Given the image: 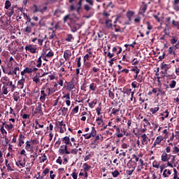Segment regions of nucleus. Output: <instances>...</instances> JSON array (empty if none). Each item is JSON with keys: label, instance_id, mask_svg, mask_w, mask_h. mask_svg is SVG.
Masks as SVG:
<instances>
[{"label": "nucleus", "instance_id": "dca6fc26", "mask_svg": "<svg viewBox=\"0 0 179 179\" xmlns=\"http://www.w3.org/2000/svg\"><path fill=\"white\" fill-rule=\"evenodd\" d=\"M71 57H72V52H71V50H65L64 52V58L65 61H68V59H69Z\"/></svg>", "mask_w": 179, "mask_h": 179}, {"label": "nucleus", "instance_id": "ea45409f", "mask_svg": "<svg viewBox=\"0 0 179 179\" xmlns=\"http://www.w3.org/2000/svg\"><path fill=\"white\" fill-rule=\"evenodd\" d=\"M97 85H96V83H92V84H90V90H92V92H96V87Z\"/></svg>", "mask_w": 179, "mask_h": 179}, {"label": "nucleus", "instance_id": "f704fd0d", "mask_svg": "<svg viewBox=\"0 0 179 179\" xmlns=\"http://www.w3.org/2000/svg\"><path fill=\"white\" fill-rule=\"evenodd\" d=\"M95 104H97V99H95L91 103H89V107L90 108H94Z\"/></svg>", "mask_w": 179, "mask_h": 179}, {"label": "nucleus", "instance_id": "1a4fd4ad", "mask_svg": "<svg viewBox=\"0 0 179 179\" xmlns=\"http://www.w3.org/2000/svg\"><path fill=\"white\" fill-rule=\"evenodd\" d=\"M24 82H26V79L24 77H22V79L18 80L17 84V89H23L24 87Z\"/></svg>", "mask_w": 179, "mask_h": 179}, {"label": "nucleus", "instance_id": "c756f323", "mask_svg": "<svg viewBox=\"0 0 179 179\" xmlns=\"http://www.w3.org/2000/svg\"><path fill=\"white\" fill-rule=\"evenodd\" d=\"M159 110H160V107H159V105H157V107L151 108L150 109V113H152V114H156V113H157V111H159Z\"/></svg>", "mask_w": 179, "mask_h": 179}, {"label": "nucleus", "instance_id": "c03bdc74", "mask_svg": "<svg viewBox=\"0 0 179 179\" xmlns=\"http://www.w3.org/2000/svg\"><path fill=\"white\" fill-rule=\"evenodd\" d=\"M161 68L162 69H164L165 72H167V71H169V69H170V67L169 66V64H162Z\"/></svg>", "mask_w": 179, "mask_h": 179}, {"label": "nucleus", "instance_id": "4d7b16f0", "mask_svg": "<svg viewBox=\"0 0 179 179\" xmlns=\"http://www.w3.org/2000/svg\"><path fill=\"white\" fill-rule=\"evenodd\" d=\"M2 93L3 94H8V87L6 86H3L2 87Z\"/></svg>", "mask_w": 179, "mask_h": 179}, {"label": "nucleus", "instance_id": "aec40b11", "mask_svg": "<svg viewBox=\"0 0 179 179\" xmlns=\"http://www.w3.org/2000/svg\"><path fill=\"white\" fill-rule=\"evenodd\" d=\"M98 37L99 38V40H104V38H106V33L101 31H99L98 33Z\"/></svg>", "mask_w": 179, "mask_h": 179}, {"label": "nucleus", "instance_id": "f03ea898", "mask_svg": "<svg viewBox=\"0 0 179 179\" xmlns=\"http://www.w3.org/2000/svg\"><path fill=\"white\" fill-rule=\"evenodd\" d=\"M113 53H111L110 52H108L107 54V57L108 58H113V57H114L115 55V54L117 55H119V54H121V52H122V48L120 47V46H115L113 49H112Z\"/></svg>", "mask_w": 179, "mask_h": 179}, {"label": "nucleus", "instance_id": "49530a36", "mask_svg": "<svg viewBox=\"0 0 179 179\" xmlns=\"http://www.w3.org/2000/svg\"><path fill=\"white\" fill-rule=\"evenodd\" d=\"M7 167V171H13V169H12V166H13V164L10 163L6 165Z\"/></svg>", "mask_w": 179, "mask_h": 179}, {"label": "nucleus", "instance_id": "680f3d73", "mask_svg": "<svg viewBox=\"0 0 179 179\" xmlns=\"http://www.w3.org/2000/svg\"><path fill=\"white\" fill-rule=\"evenodd\" d=\"M108 96L110 99H112V100H114V97H115L114 92H113L111 90L108 91Z\"/></svg>", "mask_w": 179, "mask_h": 179}, {"label": "nucleus", "instance_id": "4be33fe9", "mask_svg": "<svg viewBox=\"0 0 179 179\" xmlns=\"http://www.w3.org/2000/svg\"><path fill=\"white\" fill-rule=\"evenodd\" d=\"M100 136H101V134L96 136L94 140L92 142V145L97 146L99 145V141H100Z\"/></svg>", "mask_w": 179, "mask_h": 179}, {"label": "nucleus", "instance_id": "b1692460", "mask_svg": "<svg viewBox=\"0 0 179 179\" xmlns=\"http://www.w3.org/2000/svg\"><path fill=\"white\" fill-rule=\"evenodd\" d=\"M113 21L110 20H106L105 22L106 29H111L113 27Z\"/></svg>", "mask_w": 179, "mask_h": 179}, {"label": "nucleus", "instance_id": "9b49d317", "mask_svg": "<svg viewBox=\"0 0 179 179\" xmlns=\"http://www.w3.org/2000/svg\"><path fill=\"white\" fill-rule=\"evenodd\" d=\"M164 139V138H163V136H159L156 138L155 141L153 143V146L152 148H156L157 145H160V143H162V141Z\"/></svg>", "mask_w": 179, "mask_h": 179}, {"label": "nucleus", "instance_id": "39448f33", "mask_svg": "<svg viewBox=\"0 0 179 179\" xmlns=\"http://www.w3.org/2000/svg\"><path fill=\"white\" fill-rule=\"evenodd\" d=\"M113 129H115V135L117 136V138H122L124 136V134H122V129H120L117 125L113 126Z\"/></svg>", "mask_w": 179, "mask_h": 179}, {"label": "nucleus", "instance_id": "0e129e2a", "mask_svg": "<svg viewBox=\"0 0 179 179\" xmlns=\"http://www.w3.org/2000/svg\"><path fill=\"white\" fill-rule=\"evenodd\" d=\"M145 24H147L148 30H152V29H153V26L150 25V22L148 21L145 22Z\"/></svg>", "mask_w": 179, "mask_h": 179}, {"label": "nucleus", "instance_id": "e2e57ef3", "mask_svg": "<svg viewBox=\"0 0 179 179\" xmlns=\"http://www.w3.org/2000/svg\"><path fill=\"white\" fill-rule=\"evenodd\" d=\"M173 155H177V153H179V148L177 146H175L173 149Z\"/></svg>", "mask_w": 179, "mask_h": 179}, {"label": "nucleus", "instance_id": "6e6d98bb", "mask_svg": "<svg viewBox=\"0 0 179 179\" xmlns=\"http://www.w3.org/2000/svg\"><path fill=\"white\" fill-rule=\"evenodd\" d=\"M123 132V133H122ZM122 135L123 136H129V133L128 132V131L125 129H122Z\"/></svg>", "mask_w": 179, "mask_h": 179}, {"label": "nucleus", "instance_id": "72a5a7b5", "mask_svg": "<svg viewBox=\"0 0 179 179\" xmlns=\"http://www.w3.org/2000/svg\"><path fill=\"white\" fill-rule=\"evenodd\" d=\"M3 81H2L3 85H5V86H9V78L8 77H5L3 80Z\"/></svg>", "mask_w": 179, "mask_h": 179}, {"label": "nucleus", "instance_id": "a18cd8bd", "mask_svg": "<svg viewBox=\"0 0 179 179\" xmlns=\"http://www.w3.org/2000/svg\"><path fill=\"white\" fill-rule=\"evenodd\" d=\"M49 50H51L50 48L47 47L46 45H45V47L43 48V52H42V56L43 55H45V54H47V52Z\"/></svg>", "mask_w": 179, "mask_h": 179}, {"label": "nucleus", "instance_id": "052dcab7", "mask_svg": "<svg viewBox=\"0 0 179 179\" xmlns=\"http://www.w3.org/2000/svg\"><path fill=\"white\" fill-rule=\"evenodd\" d=\"M178 41V38L176 36H173L172 39L171 40V44H176Z\"/></svg>", "mask_w": 179, "mask_h": 179}, {"label": "nucleus", "instance_id": "393cba45", "mask_svg": "<svg viewBox=\"0 0 179 179\" xmlns=\"http://www.w3.org/2000/svg\"><path fill=\"white\" fill-rule=\"evenodd\" d=\"M25 150H27L28 152L30 151V150L33 149V146H31V144H30V141H27L25 143Z\"/></svg>", "mask_w": 179, "mask_h": 179}, {"label": "nucleus", "instance_id": "f257e3e1", "mask_svg": "<svg viewBox=\"0 0 179 179\" xmlns=\"http://www.w3.org/2000/svg\"><path fill=\"white\" fill-rule=\"evenodd\" d=\"M61 148L59 149V153L60 155H78V148L71 149V151L68 150V145H62Z\"/></svg>", "mask_w": 179, "mask_h": 179}, {"label": "nucleus", "instance_id": "3c124183", "mask_svg": "<svg viewBox=\"0 0 179 179\" xmlns=\"http://www.w3.org/2000/svg\"><path fill=\"white\" fill-rule=\"evenodd\" d=\"M173 51H175L174 46L169 47V48L168 50L169 55H171V54H173Z\"/></svg>", "mask_w": 179, "mask_h": 179}, {"label": "nucleus", "instance_id": "7ed1b4c3", "mask_svg": "<svg viewBox=\"0 0 179 179\" xmlns=\"http://www.w3.org/2000/svg\"><path fill=\"white\" fill-rule=\"evenodd\" d=\"M48 9V7L47 6H43V8H41V6H37V4H34L33 8H32V12L33 13H37V12H40L42 13V15H44V13L46 12V10Z\"/></svg>", "mask_w": 179, "mask_h": 179}, {"label": "nucleus", "instance_id": "603ef678", "mask_svg": "<svg viewBox=\"0 0 179 179\" xmlns=\"http://www.w3.org/2000/svg\"><path fill=\"white\" fill-rule=\"evenodd\" d=\"M38 64L36 65L37 68H41V64L43 61L41 60V56L37 60Z\"/></svg>", "mask_w": 179, "mask_h": 179}, {"label": "nucleus", "instance_id": "0eeeda50", "mask_svg": "<svg viewBox=\"0 0 179 179\" xmlns=\"http://www.w3.org/2000/svg\"><path fill=\"white\" fill-rule=\"evenodd\" d=\"M141 138H142L141 143L143 146H145V145H148V142L150 141V139L149 138V137H148V136L145 134L141 136Z\"/></svg>", "mask_w": 179, "mask_h": 179}, {"label": "nucleus", "instance_id": "5fc2aeb1", "mask_svg": "<svg viewBox=\"0 0 179 179\" xmlns=\"http://www.w3.org/2000/svg\"><path fill=\"white\" fill-rule=\"evenodd\" d=\"M56 127H58V128H60L61 127H63L64 125H66L64 124V121L62 122H57L55 123Z\"/></svg>", "mask_w": 179, "mask_h": 179}, {"label": "nucleus", "instance_id": "bb28decb", "mask_svg": "<svg viewBox=\"0 0 179 179\" xmlns=\"http://www.w3.org/2000/svg\"><path fill=\"white\" fill-rule=\"evenodd\" d=\"M15 6H13L12 8H10L8 12H7V16L8 17H12L13 16V13H15Z\"/></svg>", "mask_w": 179, "mask_h": 179}, {"label": "nucleus", "instance_id": "4c0bfd02", "mask_svg": "<svg viewBox=\"0 0 179 179\" xmlns=\"http://www.w3.org/2000/svg\"><path fill=\"white\" fill-rule=\"evenodd\" d=\"M4 128H6V129H8V131H12V129H13V124L12 123H10L9 124H6L4 126Z\"/></svg>", "mask_w": 179, "mask_h": 179}, {"label": "nucleus", "instance_id": "58836bf2", "mask_svg": "<svg viewBox=\"0 0 179 179\" xmlns=\"http://www.w3.org/2000/svg\"><path fill=\"white\" fill-rule=\"evenodd\" d=\"M10 6H12V3L9 0H6L5 2V9H9Z\"/></svg>", "mask_w": 179, "mask_h": 179}, {"label": "nucleus", "instance_id": "a211bd4d", "mask_svg": "<svg viewBox=\"0 0 179 179\" xmlns=\"http://www.w3.org/2000/svg\"><path fill=\"white\" fill-rule=\"evenodd\" d=\"M135 15V12L132 10H129L127 13V17L129 19V22H132V16Z\"/></svg>", "mask_w": 179, "mask_h": 179}, {"label": "nucleus", "instance_id": "ddd939ff", "mask_svg": "<svg viewBox=\"0 0 179 179\" xmlns=\"http://www.w3.org/2000/svg\"><path fill=\"white\" fill-rule=\"evenodd\" d=\"M63 142L65 143L64 146L69 145L71 148H73V145L71 143V138L68 136H65L62 138Z\"/></svg>", "mask_w": 179, "mask_h": 179}, {"label": "nucleus", "instance_id": "20e7f679", "mask_svg": "<svg viewBox=\"0 0 179 179\" xmlns=\"http://www.w3.org/2000/svg\"><path fill=\"white\" fill-rule=\"evenodd\" d=\"M48 96V94L46 92V87L43 86L41 90L40 101H41V103H44V101H45V97Z\"/></svg>", "mask_w": 179, "mask_h": 179}, {"label": "nucleus", "instance_id": "2eb2a0df", "mask_svg": "<svg viewBox=\"0 0 179 179\" xmlns=\"http://www.w3.org/2000/svg\"><path fill=\"white\" fill-rule=\"evenodd\" d=\"M24 72L27 73H33V72H37L38 71V69L36 67H26L24 69Z\"/></svg>", "mask_w": 179, "mask_h": 179}, {"label": "nucleus", "instance_id": "6ab92c4d", "mask_svg": "<svg viewBox=\"0 0 179 179\" xmlns=\"http://www.w3.org/2000/svg\"><path fill=\"white\" fill-rule=\"evenodd\" d=\"M161 160L162 162H169V160H170L169 155H167L166 152H164L161 156Z\"/></svg>", "mask_w": 179, "mask_h": 179}, {"label": "nucleus", "instance_id": "f8f14e48", "mask_svg": "<svg viewBox=\"0 0 179 179\" xmlns=\"http://www.w3.org/2000/svg\"><path fill=\"white\" fill-rule=\"evenodd\" d=\"M66 83L67 85L66 86V90H69V92H71V90H73L75 89V84L73 83V81L66 82Z\"/></svg>", "mask_w": 179, "mask_h": 179}, {"label": "nucleus", "instance_id": "4468645a", "mask_svg": "<svg viewBox=\"0 0 179 179\" xmlns=\"http://www.w3.org/2000/svg\"><path fill=\"white\" fill-rule=\"evenodd\" d=\"M96 135H97V131L94 127H92L91 133L87 136V137H85V139H90V138H94Z\"/></svg>", "mask_w": 179, "mask_h": 179}, {"label": "nucleus", "instance_id": "9d476101", "mask_svg": "<svg viewBox=\"0 0 179 179\" xmlns=\"http://www.w3.org/2000/svg\"><path fill=\"white\" fill-rule=\"evenodd\" d=\"M70 29H71V31H72V33H76V31H78V29H80V24H69Z\"/></svg>", "mask_w": 179, "mask_h": 179}, {"label": "nucleus", "instance_id": "09e8293b", "mask_svg": "<svg viewBox=\"0 0 179 179\" xmlns=\"http://www.w3.org/2000/svg\"><path fill=\"white\" fill-rule=\"evenodd\" d=\"M176 85H177V82L176 80L171 81V84L169 85V87L171 89H174L176 87Z\"/></svg>", "mask_w": 179, "mask_h": 179}, {"label": "nucleus", "instance_id": "412c9836", "mask_svg": "<svg viewBox=\"0 0 179 179\" xmlns=\"http://www.w3.org/2000/svg\"><path fill=\"white\" fill-rule=\"evenodd\" d=\"M13 97L15 101H18L20 99V93L18 92H15L13 93Z\"/></svg>", "mask_w": 179, "mask_h": 179}, {"label": "nucleus", "instance_id": "2f4dec72", "mask_svg": "<svg viewBox=\"0 0 179 179\" xmlns=\"http://www.w3.org/2000/svg\"><path fill=\"white\" fill-rule=\"evenodd\" d=\"M55 92V90H54V88L52 87L47 88L46 87V93L48 94V96H50V94H52Z\"/></svg>", "mask_w": 179, "mask_h": 179}, {"label": "nucleus", "instance_id": "69168bd1", "mask_svg": "<svg viewBox=\"0 0 179 179\" xmlns=\"http://www.w3.org/2000/svg\"><path fill=\"white\" fill-rule=\"evenodd\" d=\"M132 159H135L136 163H138V162H139V157H138V155H135V154H134V155H132L131 160H132Z\"/></svg>", "mask_w": 179, "mask_h": 179}, {"label": "nucleus", "instance_id": "8fccbe9b", "mask_svg": "<svg viewBox=\"0 0 179 179\" xmlns=\"http://www.w3.org/2000/svg\"><path fill=\"white\" fill-rule=\"evenodd\" d=\"M134 171H135V168H132V169L127 170L126 173L127 176H132Z\"/></svg>", "mask_w": 179, "mask_h": 179}, {"label": "nucleus", "instance_id": "37998d69", "mask_svg": "<svg viewBox=\"0 0 179 179\" xmlns=\"http://www.w3.org/2000/svg\"><path fill=\"white\" fill-rule=\"evenodd\" d=\"M127 167L129 169H135V166H134V164H132V159H130L127 163Z\"/></svg>", "mask_w": 179, "mask_h": 179}, {"label": "nucleus", "instance_id": "423d86ee", "mask_svg": "<svg viewBox=\"0 0 179 179\" xmlns=\"http://www.w3.org/2000/svg\"><path fill=\"white\" fill-rule=\"evenodd\" d=\"M26 51H29L31 54H36L37 52V48L33 47V45H29L25 46Z\"/></svg>", "mask_w": 179, "mask_h": 179}, {"label": "nucleus", "instance_id": "bf43d9fd", "mask_svg": "<svg viewBox=\"0 0 179 179\" xmlns=\"http://www.w3.org/2000/svg\"><path fill=\"white\" fill-rule=\"evenodd\" d=\"M90 58H92V56H90V55H89V54H86V55L84 56V58H83L84 62H85V61H89V59H90Z\"/></svg>", "mask_w": 179, "mask_h": 179}, {"label": "nucleus", "instance_id": "338daca9", "mask_svg": "<svg viewBox=\"0 0 179 179\" xmlns=\"http://www.w3.org/2000/svg\"><path fill=\"white\" fill-rule=\"evenodd\" d=\"M120 174V172L117 170L114 171L112 172V176L114 178H116Z\"/></svg>", "mask_w": 179, "mask_h": 179}, {"label": "nucleus", "instance_id": "5701e85b", "mask_svg": "<svg viewBox=\"0 0 179 179\" xmlns=\"http://www.w3.org/2000/svg\"><path fill=\"white\" fill-rule=\"evenodd\" d=\"M148 10V4H145L141 6V11L139 12L140 15H145L146 13V10Z\"/></svg>", "mask_w": 179, "mask_h": 179}, {"label": "nucleus", "instance_id": "c85d7f7f", "mask_svg": "<svg viewBox=\"0 0 179 179\" xmlns=\"http://www.w3.org/2000/svg\"><path fill=\"white\" fill-rule=\"evenodd\" d=\"M0 132L1 133L3 137L6 136V135H8V131H6V130L5 129V127H3V126H1Z\"/></svg>", "mask_w": 179, "mask_h": 179}, {"label": "nucleus", "instance_id": "79ce46f5", "mask_svg": "<svg viewBox=\"0 0 179 179\" xmlns=\"http://www.w3.org/2000/svg\"><path fill=\"white\" fill-rule=\"evenodd\" d=\"M66 124H64V126L59 127L60 134H64L66 131Z\"/></svg>", "mask_w": 179, "mask_h": 179}, {"label": "nucleus", "instance_id": "774afa93", "mask_svg": "<svg viewBox=\"0 0 179 179\" xmlns=\"http://www.w3.org/2000/svg\"><path fill=\"white\" fill-rule=\"evenodd\" d=\"M84 9L85 10H86V12H89L90 10V9H92V7H90V6L85 4L84 6Z\"/></svg>", "mask_w": 179, "mask_h": 179}, {"label": "nucleus", "instance_id": "e433bc0d", "mask_svg": "<svg viewBox=\"0 0 179 179\" xmlns=\"http://www.w3.org/2000/svg\"><path fill=\"white\" fill-rule=\"evenodd\" d=\"M76 61H77V67L80 68V66H82V63L80 62V61H82V57H77L76 59Z\"/></svg>", "mask_w": 179, "mask_h": 179}, {"label": "nucleus", "instance_id": "a878e982", "mask_svg": "<svg viewBox=\"0 0 179 179\" xmlns=\"http://www.w3.org/2000/svg\"><path fill=\"white\" fill-rule=\"evenodd\" d=\"M171 171H170V169H165L162 173V176L166 178L167 177H169V176H171Z\"/></svg>", "mask_w": 179, "mask_h": 179}, {"label": "nucleus", "instance_id": "a19ab883", "mask_svg": "<svg viewBox=\"0 0 179 179\" xmlns=\"http://www.w3.org/2000/svg\"><path fill=\"white\" fill-rule=\"evenodd\" d=\"M72 40H73V36L71 34H67L66 41H68L69 43V42L72 41Z\"/></svg>", "mask_w": 179, "mask_h": 179}, {"label": "nucleus", "instance_id": "473e14b6", "mask_svg": "<svg viewBox=\"0 0 179 179\" xmlns=\"http://www.w3.org/2000/svg\"><path fill=\"white\" fill-rule=\"evenodd\" d=\"M83 166H84L85 173H86V171H89V170H90V169H92V166L90 165L87 164V163L83 164Z\"/></svg>", "mask_w": 179, "mask_h": 179}, {"label": "nucleus", "instance_id": "13d9d810", "mask_svg": "<svg viewBox=\"0 0 179 179\" xmlns=\"http://www.w3.org/2000/svg\"><path fill=\"white\" fill-rule=\"evenodd\" d=\"M84 65H85V68H87V69L92 68V63H90V62H86L85 61L84 62Z\"/></svg>", "mask_w": 179, "mask_h": 179}, {"label": "nucleus", "instance_id": "cd10ccee", "mask_svg": "<svg viewBox=\"0 0 179 179\" xmlns=\"http://www.w3.org/2000/svg\"><path fill=\"white\" fill-rule=\"evenodd\" d=\"M33 157V159H31V164H34V162H36V159L38 157V155H37V152H34V155H30V158Z\"/></svg>", "mask_w": 179, "mask_h": 179}, {"label": "nucleus", "instance_id": "864d4df0", "mask_svg": "<svg viewBox=\"0 0 179 179\" xmlns=\"http://www.w3.org/2000/svg\"><path fill=\"white\" fill-rule=\"evenodd\" d=\"M79 111V106H76L72 110L71 114H75L76 113H78Z\"/></svg>", "mask_w": 179, "mask_h": 179}, {"label": "nucleus", "instance_id": "c9c22d12", "mask_svg": "<svg viewBox=\"0 0 179 179\" xmlns=\"http://www.w3.org/2000/svg\"><path fill=\"white\" fill-rule=\"evenodd\" d=\"M130 71L134 72L136 74H139V72H141V70L138 69V66L133 67Z\"/></svg>", "mask_w": 179, "mask_h": 179}, {"label": "nucleus", "instance_id": "de8ad7c7", "mask_svg": "<svg viewBox=\"0 0 179 179\" xmlns=\"http://www.w3.org/2000/svg\"><path fill=\"white\" fill-rule=\"evenodd\" d=\"M45 57L46 58H51V57H54V52H52V50H50V51L45 55Z\"/></svg>", "mask_w": 179, "mask_h": 179}, {"label": "nucleus", "instance_id": "7c9ffc66", "mask_svg": "<svg viewBox=\"0 0 179 179\" xmlns=\"http://www.w3.org/2000/svg\"><path fill=\"white\" fill-rule=\"evenodd\" d=\"M43 113V110H41V105H38L35 108V114H41Z\"/></svg>", "mask_w": 179, "mask_h": 179}, {"label": "nucleus", "instance_id": "6e6552de", "mask_svg": "<svg viewBox=\"0 0 179 179\" xmlns=\"http://www.w3.org/2000/svg\"><path fill=\"white\" fill-rule=\"evenodd\" d=\"M24 139H26V136L22 134H20L18 138V146L22 147L24 145Z\"/></svg>", "mask_w": 179, "mask_h": 179}, {"label": "nucleus", "instance_id": "f3484780", "mask_svg": "<svg viewBox=\"0 0 179 179\" xmlns=\"http://www.w3.org/2000/svg\"><path fill=\"white\" fill-rule=\"evenodd\" d=\"M121 109V105H119L117 108H110L111 114L113 115H117V113H120V110Z\"/></svg>", "mask_w": 179, "mask_h": 179}]
</instances>
